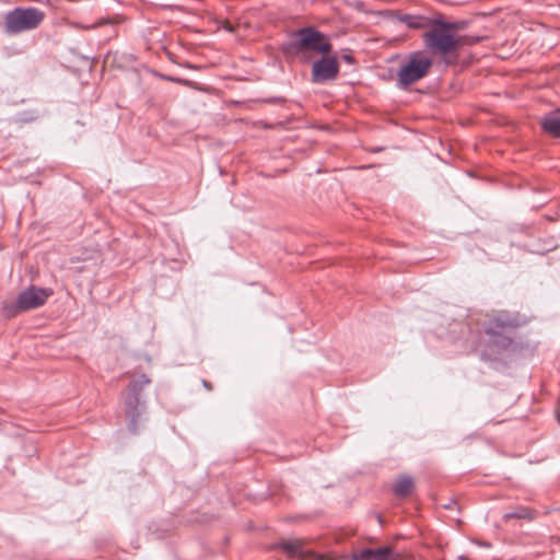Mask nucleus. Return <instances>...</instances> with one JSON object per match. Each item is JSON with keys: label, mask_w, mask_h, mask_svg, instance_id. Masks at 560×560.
Masks as SVG:
<instances>
[{"label": "nucleus", "mask_w": 560, "mask_h": 560, "mask_svg": "<svg viewBox=\"0 0 560 560\" xmlns=\"http://www.w3.org/2000/svg\"><path fill=\"white\" fill-rule=\"evenodd\" d=\"M202 384L206 388L211 389V384L208 381H202Z\"/></svg>", "instance_id": "obj_17"}, {"label": "nucleus", "mask_w": 560, "mask_h": 560, "mask_svg": "<svg viewBox=\"0 0 560 560\" xmlns=\"http://www.w3.org/2000/svg\"><path fill=\"white\" fill-rule=\"evenodd\" d=\"M540 126L548 135L560 138V108L547 113L541 118Z\"/></svg>", "instance_id": "obj_9"}, {"label": "nucleus", "mask_w": 560, "mask_h": 560, "mask_svg": "<svg viewBox=\"0 0 560 560\" xmlns=\"http://www.w3.org/2000/svg\"><path fill=\"white\" fill-rule=\"evenodd\" d=\"M503 518L505 521L517 518V520H530L532 518V512L525 508V506H517L513 511L506 512L503 515Z\"/></svg>", "instance_id": "obj_12"}, {"label": "nucleus", "mask_w": 560, "mask_h": 560, "mask_svg": "<svg viewBox=\"0 0 560 560\" xmlns=\"http://www.w3.org/2000/svg\"><path fill=\"white\" fill-rule=\"evenodd\" d=\"M413 489V480L409 476H400L393 485V491L398 497H407Z\"/></svg>", "instance_id": "obj_11"}, {"label": "nucleus", "mask_w": 560, "mask_h": 560, "mask_svg": "<svg viewBox=\"0 0 560 560\" xmlns=\"http://www.w3.org/2000/svg\"><path fill=\"white\" fill-rule=\"evenodd\" d=\"M341 60H343L345 62H347L349 65H352L354 62V57L351 54H342Z\"/></svg>", "instance_id": "obj_14"}, {"label": "nucleus", "mask_w": 560, "mask_h": 560, "mask_svg": "<svg viewBox=\"0 0 560 560\" xmlns=\"http://www.w3.org/2000/svg\"><path fill=\"white\" fill-rule=\"evenodd\" d=\"M281 50L287 58H293L307 52L328 55L332 45L327 36L313 26L295 30L290 38L281 45Z\"/></svg>", "instance_id": "obj_2"}, {"label": "nucleus", "mask_w": 560, "mask_h": 560, "mask_svg": "<svg viewBox=\"0 0 560 560\" xmlns=\"http://www.w3.org/2000/svg\"><path fill=\"white\" fill-rule=\"evenodd\" d=\"M151 380L145 374L135 376L125 395V416L128 420V430L132 434H138L145 421L147 397L144 388L149 386Z\"/></svg>", "instance_id": "obj_3"}, {"label": "nucleus", "mask_w": 560, "mask_h": 560, "mask_svg": "<svg viewBox=\"0 0 560 560\" xmlns=\"http://www.w3.org/2000/svg\"><path fill=\"white\" fill-rule=\"evenodd\" d=\"M45 19V13L34 7H16L4 15V32L18 35L37 28Z\"/></svg>", "instance_id": "obj_5"}, {"label": "nucleus", "mask_w": 560, "mask_h": 560, "mask_svg": "<svg viewBox=\"0 0 560 560\" xmlns=\"http://www.w3.org/2000/svg\"><path fill=\"white\" fill-rule=\"evenodd\" d=\"M432 27L422 35L425 49L433 55L442 58L446 66L457 62L459 49L463 46L479 43L480 37L460 35L458 31H463L468 26V21H447L443 14H436L431 20Z\"/></svg>", "instance_id": "obj_1"}, {"label": "nucleus", "mask_w": 560, "mask_h": 560, "mask_svg": "<svg viewBox=\"0 0 560 560\" xmlns=\"http://www.w3.org/2000/svg\"><path fill=\"white\" fill-rule=\"evenodd\" d=\"M52 294L51 289L39 288L34 284L21 291L13 304L5 307L9 316H14L19 312H25L43 306L47 299Z\"/></svg>", "instance_id": "obj_7"}, {"label": "nucleus", "mask_w": 560, "mask_h": 560, "mask_svg": "<svg viewBox=\"0 0 560 560\" xmlns=\"http://www.w3.org/2000/svg\"><path fill=\"white\" fill-rule=\"evenodd\" d=\"M396 19L406 24L411 30H420L424 27H432L431 20L432 18H427L423 15H412L407 13H397Z\"/></svg>", "instance_id": "obj_10"}, {"label": "nucleus", "mask_w": 560, "mask_h": 560, "mask_svg": "<svg viewBox=\"0 0 560 560\" xmlns=\"http://www.w3.org/2000/svg\"><path fill=\"white\" fill-rule=\"evenodd\" d=\"M559 422H560V416H559Z\"/></svg>", "instance_id": "obj_18"}, {"label": "nucleus", "mask_w": 560, "mask_h": 560, "mask_svg": "<svg viewBox=\"0 0 560 560\" xmlns=\"http://www.w3.org/2000/svg\"><path fill=\"white\" fill-rule=\"evenodd\" d=\"M266 103L270 104H281L284 102V98L281 96H273L265 100Z\"/></svg>", "instance_id": "obj_13"}, {"label": "nucleus", "mask_w": 560, "mask_h": 560, "mask_svg": "<svg viewBox=\"0 0 560 560\" xmlns=\"http://www.w3.org/2000/svg\"><path fill=\"white\" fill-rule=\"evenodd\" d=\"M456 505L455 501H451L450 503L445 504L444 508L447 510H452Z\"/></svg>", "instance_id": "obj_16"}, {"label": "nucleus", "mask_w": 560, "mask_h": 560, "mask_svg": "<svg viewBox=\"0 0 560 560\" xmlns=\"http://www.w3.org/2000/svg\"><path fill=\"white\" fill-rule=\"evenodd\" d=\"M162 78L167 80V81H171V82L186 83L185 80L177 79V78H174V77H171V75H162Z\"/></svg>", "instance_id": "obj_15"}, {"label": "nucleus", "mask_w": 560, "mask_h": 560, "mask_svg": "<svg viewBox=\"0 0 560 560\" xmlns=\"http://www.w3.org/2000/svg\"><path fill=\"white\" fill-rule=\"evenodd\" d=\"M339 74V62L335 57L323 55L312 65V82L324 84L335 81Z\"/></svg>", "instance_id": "obj_8"}, {"label": "nucleus", "mask_w": 560, "mask_h": 560, "mask_svg": "<svg viewBox=\"0 0 560 560\" xmlns=\"http://www.w3.org/2000/svg\"><path fill=\"white\" fill-rule=\"evenodd\" d=\"M432 59L423 51H412L397 72V88L406 90L411 84L427 77L432 67Z\"/></svg>", "instance_id": "obj_6"}, {"label": "nucleus", "mask_w": 560, "mask_h": 560, "mask_svg": "<svg viewBox=\"0 0 560 560\" xmlns=\"http://www.w3.org/2000/svg\"><path fill=\"white\" fill-rule=\"evenodd\" d=\"M520 326L516 315L508 312H500L483 323V329L488 336V348L500 354L501 351L513 346L512 332Z\"/></svg>", "instance_id": "obj_4"}]
</instances>
